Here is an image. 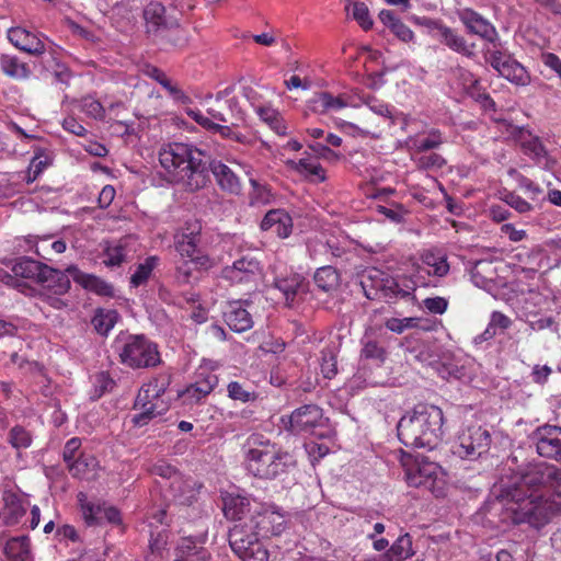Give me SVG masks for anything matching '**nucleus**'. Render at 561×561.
Wrapping results in <instances>:
<instances>
[{
    "label": "nucleus",
    "mask_w": 561,
    "mask_h": 561,
    "mask_svg": "<svg viewBox=\"0 0 561 561\" xmlns=\"http://www.w3.org/2000/svg\"><path fill=\"white\" fill-rule=\"evenodd\" d=\"M445 159L435 152L428 154H422L415 159L417 169L425 171H434L442 169L445 165Z\"/></svg>",
    "instance_id": "864d4df0"
},
{
    "label": "nucleus",
    "mask_w": 561,
    "mask_h": 561,
    "mask_svg": "<svg viewBox=\"0 0 561 561\" xmlns=\"http://www.w3.org/2000/svg\"><path fill=\"white\" fill-rule=\"evenodd\" d=\"M523 149L526 154H531L537 160L546 158L547 156V150L539 137H533L529 140L524 141Z\"/></svg>",
    "instance_id": "e2e57ef3"
},
{
    "label": "nucleus",
    "mask_w": 561,
    "mask_h": 561,
    "mask_svg": "<svg viewBox=\"0 0 561 561\" xmlns=\"http://www.w3.org/2000/svg\"><path fill=\"white\" fill-rule=\"evenodd\" d=\"M228 397L232 400H238L243 403L256 400L257 394L255 391L247 389L238 381H230L227 386Z\"/></svg>",
    "instance_id": "8fccbe9b"
},
{
    "label": "nucleus",
    "mask_w": 561,
    "mask_h": 561,
    "mask_svg": "<svg viewBox=\"0 0 561 561\" xmlns=\"http://www.w3.org/2000/svg\"><path fill=\"white\" fill-rule=\"evenodd\" d=\"M8 38L12 45L30 55L39 56L45 53L44 42L25 28L11 27L8 31Z\"/></svg>",
    "instance_id": "b1692460"
},
{
    "label": "nucleus",
    "mask_w": 561,
    "mask_h": 561,
    "mask_svg": "<svg viewBox=\"0 0 561 561\" xmlns=\"http://www.w3.org/2000/svg\"><path fill=\"white\" fill-rule=\"evenodd\" d=\"M320 366H321V373L324 378L332 379L336 375V373H337L336 358L331 348H324L321 352Z\"/></svg>",
    "instance_id": "4d7b16f0"
},
{
    "label": "nucleus",
    "mask_w": 561,
    "mask_h": 561,
    "mask_svg": "<svg viewBox=\"0 0 561 561\" xmlns=\"http://www.w3.org/2000/svg\"><path fill=\"white\" fill-rule=\"evenodd\" d=\"M67 273L72 277L75 283L79 284L88 291L106 298H113L115 296V288L111 283L94 274L82 272L75 264L67 266Z\"/></svg>",
    "instance_id": "aec40b11"
},
{
    "label": "nucleus",
    "mask_w": 561,
    "mask_h": 561,
    "mask_svg": "<svg viewBox=\"0 0 561 561\" xmlns=\"http://www.w3.org/2000/svg\"><path fill=\"white\" fill-rule=\"evenodd\" d=\"M352 16L365 31L373 26V20L369 14L368 7L364 2H354L352 8Z\"/></svg>",
    "instance_id": "13d9d810"
},
{
    "label": "nucleus",
    "mask_w": 561,
    "mask_h": 561,
    "mask_svg": "<svg viewBox=\"0 0 561 561\" xmlns=\"http://www.w3.org/2000/svg\"><path fill=\"white\" fill-rule=\"evenodd\" d=\"M81 445L82 442L81 438L79 437H72L66 442L62 449V459L66 466L75 461L78 458L79 454H83L82 451H80Z\"/></svg>",
    "instance_id": "680f3d73"
},
{
    "label": "nucleus",
    "mask_w": 561,
    "mask_h": 561,
    "mask_svg": "<svg viewBox=\"0 0 561 561\" xmlns=\"http://www.w3.org/2000/svg\"><path fill=\"white\" fill-rule=\"evenodd\" d=\"M118 319L119 313L115 309L98 308L91 323L100 335L106 336L115 327Z\"/></svg>",
    "instance_id": "e433bc0d"
},
{
    "label": "nucleus",
    "mask_w": 561,
    "mask_h": 561,
    "mask_svg": "<svg viewBox=\"0 0 561 561\" xmlns=\"http://www.w3.org/2000/svg\"><path fill=\"white\" fill-rule=\"evenodd\" d=\"M205 539L193 536L181 538L174 561H207L209 551L204 547Z\"/></svg>",
    "instance_id": "393cba45"
},
{
    "label": "nucleus",
    "mask_w": 561,
    "mask_h": 561,
    "mask_svg": "<svg viewBox=\"0 0 561 561\" xmlns=\"http://www.w3.org/2000/svg\"><path fill=\"white\" fill-rule=\"evenodd\" d=\"M263 231H271L278 238L289 237L293 230V219L284 209H272L267 211L261 221Z\"/></svg>",
    "instance_id": "a878e982"
},
{
    "label": "nucleus",
    "mask_w": 561,
    "mask_h": 561,
    "mask_svg": "<svg viewBox=\"0 0 561 561\" xmlns=\"http://www.w3.org/2000/svg\"><path fill=\"white\" fill-rule=\"evenodd\" d=\"M289 164L291 168L306 176L309 180H316L318 182L325 181V170L319 163V161L314 158H302L298 161H290Z\"/></svg>",
    "instance_id": "c9c22d12"
},
{
    "label": "nucleus",
    "mask_w": 561,
    "mask_h": 561,
    "mask_svg": "<svg viewBox=\"0 0 561 561\" xmlns=\"http://www.w3.org/2000/svg\"><path fill=\"white\" fill-rule=\"evenodd\" d=\"M227 90L218 92L214 103L208 107V114L216 121L237 125L233 121L242 119L241 111L234 98L227 99Z\"/></svg>",
    "instance_id": "5701e85b"
},
{
    "label": "nucleus",
    "mask_w": 561,
    "mask_h": 561,
    "mask_svg": "<svg viewBox=\"0 0 561 561\" xmlns=\"http://www.w3.org/2000/svg\"><path fill=\"white\" fill-rule=\"evenodd\" d=\"M202 224L188 220L174 236V249L182 259L190 260L198 270L207 271L214 266L211 257L199 247Z\"/></svg>",
    "instance_id": "6e6552de"
},
{
    "label": "nucleus",
    "mask_w": 561,
    "mask_h": 561,
    "mask_svg": "<svg viewBox=\"0 0 561 561\" xmlns=\"http://www.w3.org/2000/svg\"><path fill=\"white\" fill-rule=\"evenodd\" d=\"M135 409L139 410V413L135 414L133 416V423L136 426H145L147 425L152 419L157 417L162 413L163 410H165L164 407H162L160 410L158 409V400H154L152 398L144 399L142 401H139V393L137 394L136 401H135Z\"/></svg>",
    "instance_id": "473e14b6"
},
{
    "label": "nucleus",
    "mask_w": 561,
    "mask_h": 561,
    "mask_svg": "<svg viewBox=\"0 0 561 561\" xmlns=\"http://www.w3.org/2000/svg\"><path fill=\"white\" fill-rule=\"evenodd\" d=\"M144 18L146 20L148 32H158L163 28H169L176 35L175 46H183L186 43L185 32L173 22L168 21L165 16V8L158 1H151L144 10Z\"/></svg>",
    "instance_id": "f3484780"
},
{
    "label": "nucleus",
    "mask_w": 561,
    "mask_h": 561,
    "mask_svg": "<svg viewBox=\"0 0 561 561\" xmlns=\"http://www.w3.org/2000/svg\"><path fill=\"white\" fill-rule=\"evenodd\" d=\"M284 427L295 434H312L324 424L323 411L317 404H305L294 410L288 416H283Z\"/></svg>",
    "instance_id": "f8f14e48"
},
{
    "label": "nucleus",
    "mask_w": 561,
    "mask_h": 561,
    "mask_svg": "<svg viewBox=\"0 0 561 561\" xmlns=\"http://www.w3.org/2000/svg\"><path fill=\"white\" fill-rule=\"evenodd\" d=\"M0 68L7 76L18 80L26 79L30 76L27 65L15 56L2 55L0 57Z\"/></svg>",
    "instance_id": "37998d69"
},
{
    "label": "nucleus",
    "mask_w": 561,
    "mask_h": 561,
    "mask_svg": "<svg viewBox=\"0 0 561 561\" xmlns=\"http://www.w3.org/2000/svg\"><path fill=\"white\" fill-rule=\"evenodd\" d=\"M504 202L519 214H526L533 210V205L514 192L507 193L504 197Z\"/></svg>",
    "instance_id": "0e129e2a"
},
{
    "label": "nucleus",
    "mask_w": 561,
    "mask_h": 561,
    "mask_svg": "<svg viewBox=\"0 0 561 561\" xmlns=\"http://www.w3.org/2000/svg\"><path fill=\"white\" fill-rule=\"evenodd\" d=\"M208 173L211 172L217 185L227 194L240 195L242 192V182L237 173L220 160H207Z\"/></svg>",
    "instance_id": "412c9836"
},
{
    "label": "nucleus",
    "mask_w": 561,
    "mask_h": 561,
    "mask_svg": "<svg viewBox=\"0 0 561 561\" xmlns=\"http://www.w3.org/2000/svg\"><path fill=\"white\" fill-rule=\"evenodd\" d=\"M4 553L10 561H30V538L20 536L9 539L4 547Z\"/></svg>",
    "instance_id": "f704fd0d"
},
{
    "label": "nucleus",
    "mask_w": 561,
    "mask_h": 561,
    "mask_svg": "<svg viewBox=\"0 0 561 561\" xmlns=\"http://www.w3.org/2000/svg\"><path fill=\"white\" fill-rule=\"evenodd\" d=\"M236 125H220L217 127V133L222 137L227 139H231L236 142L242 144V145H251L253 139L244 135L238 130H236L233 127Z\"/></svg>",
    "instance_id": "052dcab7"
},
{
    "label": "nucleus",
    "mask_w": 561,
    "mask_h": 561,
    "mask_svg": "<svg viewBox=\"0 0 561 561\" xmlns=\"http://www.w3.org/2000/svg\"><path fill=\"white\" fill-rule=\"evenodd\" d=\"M241 93H242V96L251 104V106L253 107L255 113L260 110V107H263L264 105H266L263 101L262 95L252 85L242 87Z\"/></svg>",
    "instance_id": "338daca9"
},
{
    "label": "nucleus",
    "mask_w": 561,
    "mask_h": 561,
    "mask_svg": "<svg viewBox=\"0 0 561 561\" xmlns=\"http://www.w3.org/2000/svg\"><path fill=\"white\" fill-rule=\"evenodd\" d=\"M443 410L432 404H417L397 425L398 438L407 447L435 448L443 436Z\"/></svg>",
    "instance_id": "20e7f679"
},
{
    "label": "nucleus",
    "mask_w": 561,
    "mask_h": 561,
    "mask_svg": "<svg viewBox=\"0 0 561 561\" xmlns=\"http://www.w3.org/2000/svg\"><path fill=\"white\" fill-rule=\"evenodd\" d=\"M4 504L3 522L7 526L16 525L28 507V503H25L14 493L4 496Z\"/></svg>",
    "instance_id": "72a5a7b5"
},
{
    "label": "nucleus",
    "mask_w": 561,
    "mask_h": 561,
    "mask_svg": "<svg viewBox=\"0 0 561 561\" xmlns=\"http://www.w3.org/2000/svg\"><path fill=\"white\" fill-rule=\"evenodd\" d=\"M257 116L277 135L285 136L287 126L280 113L271 105H264L256 112Z\"/></svg>",
    "instance_id": "c03bdc74"
},
{
    "label": "nucleus",
    "mask_w": 561,
    "mask_h": 561,
    "mask_svg": "<svg viewBox=\"0 0 561 561\" xmlns=\"http://www.w3.org/2000/svg\"><path fill=\"white\" fill-rule=\"evenodd\" d=\"M48 266L49 265L28 256H21L11 262V271L15 277L30 279L36 284L39 283Z\"/></svg>",
    "instance_id": "c756f323"
},
{
    "label": "nucleus",
    "mask_w": 561,
    "mask_h": 561,
    "mask_svg": "<svg viewBox=\"0 0 561 561\" xmlns=\"http://www.w3.org/2000/svg\"><path fill=\"white\" fill-rule=\"evenodd\" d=\"M247 471L261 480H276L296 467L295 457L262 434L250 435L243 446Z\"/></svg>",
    "instance_id": "7ed1b4c3"
},
{
    "label": "nucleus",
    "mask_w": 561,
    "mask_h": 561,
    "mask_svg": "<svg viewBox=\"0 0 561 561\" xmlns=\"http://www.w3.org/2000/svg\"><path fill=\"white\" fill-rule=\"evenodd\" d=\"M530 440L540 457L561 462V426L540 425L533 431Z\"/></svg>",
    "instance_id": "4468645a"
},
{
    "label": "nucleus",
    "mask_w": 561,
    "mask_h": 561,
    "mask_svg": "<svg viewBox=\"0 0 561 561\" xmlns=\"http://www.w3.org/2000/svg\"><path fill=\"white\" fill-rule=\"evenodd\" d=\"M405 480L410 486L425 488L436 497L443 494L442 467L426 457L404 455L401 458Z\"/></svg>",
    "instance_id": "0eeeda50"
},
{
    "label": "nucleus",
    "mask_w": 561,
    "mask_h": 561,
    "mask_svg": "<svg viewBox=\"0 0 561 561\" xmlns=\"http://www.w3.org/2000/svg\"><path fill=\"white\" fill-rule=\"evenodd\" d=\"M251 302L248 300H234L227 304L224 311V320L230 330L242 333L253 327V318L248 307Z\"/></svg>",
    "instance_id": "4be33fe9"
},
{
    "label": "nucleus",
    "mask_w": 561,
    "mask_h": 561,
    "mask_svg": "<svg viewBox=\"0 0 561 561\" xmlns=\"http://www.w3.org/2000/svg\"><path fill=\"white\" fill-rule=\"evenodd\" d=\"M422 263L428 267L426 273L436 277H444L449 273L447 256L440 250L428 249L421 255Z\"/></svg>",
    "instance_id": "2f4dec72"
},
{
    "label": "nucleus",
    "mask_w": 561,
    "mask_h": 561,
    "mask_svg": "<svg viewBox=\"0 0 561 561\" xmlns=\"http://www.w3.org/2000/svg\"><path fill=\"white\" fill-rule=\"evenodd\" d=\"M99 461L92 455L79 454L78 458L67 466L72 478L88 479L89 473L94 472Z\"/></svg>",
    "instance_id": "a19ab883"
},
{
    "label": "nucleus",
    "mask_w": 561,
    "mask_h": 561,
    "mask_svg": "<svg viewBox=\"0 0 561 561\" xmlns=\"http://www.w3.org/2000/svg\"><path fill=\"white\" fill-rule=\"evenodd\" d=\"M69 276L67 268L60 271L48 266V268L45 270L44 276H42L39 283H37L42 287L41 294L66 295L71 287Z\"/></svg>",
    "instance_id": "bb28decb"
},
{
    "label": "nucleus",
    "mask_w": 561,
    "mask_h": 561,
    "mask_svg": "<svg viewBox=\"0 0 561 561\" xmlns=\"http://www.w3.org/2000/svg\"><path fill=\"white\" fill-rule=\"evenodd\" d=\"M9 443L13 448H28L32 444V435L21 425H15L10 430Z\"/></svg>",
    "instance_id": "3c124183"
},
{
    "label": "nucleus",
    "mask_w": 561,
    "mask_h": 561,
    "mask_svg": "<svg viewBox=\"0 0 561 561\" xmlns=\"http://www.w3.org/2000/svg\"><path fill=\"white\" fill-rule=\"evenodd\" d=\"M435 30L437 31L439 41L451 50L467 57L474 55L476 45L468 44L465 37L459 35L451 27L443 23H435Z\"/></svg>",
    "instance_id": "c85d7f7f"
},
{
    "label": "nucleus",
    "mask_w": 561,
    "mask_h": 561,
    "mask_svg": "<svg viewBox=\"0 0 561 561\" xmlns=\"http://www.w3.org/2000/svg\"><path fill=\"white\" fill-rule=\"evenodd\" d=\"M313 280L318 288L327 293L336 288L340 276L334 267L328 265L316 271Z\"/></svg>",
    "instance_id": "49530a36"
},
{
    "label": "nucleus",
    "mask_w": 561,
    "mask_h": 561,
    "mask_svg": "<svg viewBox=\"0 0 561 561\" xmlns=\"http://www.w3.org/2000/svg\"><path fill=\"white\" fill-rule=\"evenodd\" d=\"M308 284L305 278L297 273H291L284 277H276L274 287L278 289L285 298L287 306H291L296 297L307 291Z\"/></svg>",
    "instance_id": "7c9ffc66"
},
{
    "label": "nucleus",
    "mask_w": 561,
    "mask_h": 561,
    "mask_svg": "<svg viewBox=\"0 0 561 561\" xmlns=\"http://www.w3.org/2000/svg\"><path fill=\"white\" fill-rule=\"evenodd\" d=\"M159 162L165 180L184 191L194 193L209 183L208 154L197 147L183 142H169L159 150Z\"/></svg>",
    "instance_id": "f03ea898"
},
{
    "label": "nucleus",
    "mask_w": 561,
    "mask_h": 561,
    "mask_svg": "<svg viewBox=\"0 0 561 561\" xmlns=\"http://www.w3.org/2000/svg\"><path fill=\"white\" fill-rule=\"evenodd\" d=\"M251 192L249 194L252 206L266 205L273 199V194L267 184H262L255 179H250Z\"/></svg>",
    "instance_id": "de8ad7c7"
},
{
    "label": "nucleus",
    "mask_w": 561,
    "mask_h": 561,
    "mask_svg": "<svg viewBox=\"0 0 561 561\" xmlns=\"http://www.w3.org/2000/svg\"><path fill=\"white\" fill-rule=\"evenodd\" d=\"M359 100L362 101V103L367 105L374 113L383 117L392 118V112L389 105L379 101L375 95L363 94L362 96H359Z\"/></svg>",
    "instance_id": "bf43d9fd"
},
{
    "label": "nucleus",
    "mask_w": 561,
    "mask_h": 561,
    "mask_svg": "<svg viewBox=\"0 0 561 561\" xmlns=\"http://www.w3.org/2000/svg\"><path fill=\"white\" fill-rule=\"evenodd\" d=\"M220 276L231 285L255 287L261 276V264L254 256L247 254L225 266Z\"/></svg>",
    "instance_id": "ddd939ff"
},
{
    "label": "nucleus",
    "mask_w": 561,
    "mask_h": 561,
    "mask_svg": "<svg viewBox=\"0 0 561 561\" xmlns=\"http://www.w3.org/2000/svg\"><path fill=\"white\" fill-rule=\"evenodd\" d=\"M80 110L85 115L94 119H103L105 116V110L101 102L90 95L84 96L80 101Z\"/></svg>",
    "instance_id": "603ef678"
},
{
    "label": "nucleus",
    "mask_w": 561,
    "mask_h": 561,
    "mask_svg": "<svg viewBox=\"0 0 561 561\" xmlns=\"http://www.w3.org/2000/svg\"><path fill=\"white\" fill-rule=\"evenodd\" d=\"M237 526L249 528L254 531L260 538H270L279 536L287 526L285 516L275 506L262 507L251 516L249 520L238 523Z\"/></svg>",
    "instance_id": "9b49d317"
},
{
    "label": "nucleus",
    "mask_w": 561,
    "mask_h": 561,
    "mask_svg": "<svg viewBox=\"0 0 561 561\" xmlns=\"http://www.w3.org/2000/svg\"><path fill=\"white\" fill-rule=\"evenodd\" d=\"M458 455L462 458L476 459L486 453L491 445V435L482 426L467 427L458 437Z\"/></svg>",
    "instance_id": "2eb2a0df"
},
{
    "label": "nucleus",
    "mask_w": 561,
    "mask_h": 561,
    "mask_svg": "<svg viewBox=\"0 0 561 561\" xmlns=\"http://www.w3.org/2000/svg\"><path fill=\"white\" fill-rule=\"evenodd\" d=\"M250 501L239 494H227L224 497V514L228 519L240 520L249 510Z\"/></svg>",
    "instance_id": "4c0bfd02"
},
{
    "label": "nucleus",
    "mask_w": 561,
    "mask_h": 561,
    "mask_svg": "<svg viewBox=\"0 0 561 561\" xmlns=\"http://www.w3.org/2000/svg\"><path fill=\"white\" fill-rule=\"evenodd\" d=\"M423 306L431 313L443 314L448 308V300L444 297L425 298Z\"/></svg>",
    "instance_id": "69168bd1"
},
{
    "label": "nucleus",
    "mask_w": 561,
    "mask_h": 561,
    "mask_svg": "<svg viewBox=\"0 0 561 561\" xmlns=\"http://www.w3.org/2000/svg\"><path fill=\"white\" fill-rule=\"evenodd\" d=\"M160 259L156 255L148 256L142 263H140L134 274L130 277V284L138 287L146 283L150 277L153 268L158 265Z\"/></svg>",
    "instance_id": "09e8293b"
},
{
    "label": "nucleus",
    "mask_w": 561,
    "mask_h": 561,
    "mask_svg": "<svg viewBox=\"0 0 561 561\" xmlns=\"http://www.w3.org/2000/svg\"><path fill=\"white\" fill-rule=\"evenodd\" d=\"M409 142L415 152L421 153L439 148L445 142V139L439 129L432 128L426 133V137H410Z\"/></svg>",
    "instance_id": "ea45409f"
},
{
    "label": "nucleus",
    "mask_w": 561,
    "mask_h": 561,
    "mask_svg": "<svg viewBox=\"0 0 561 561\" xmlns=\"http://www.w3.org/2000/svg\"><path fill=\"white\" fill-rule=\"evenodd\" d=\"M501 495L514 524L541 529L561 513V469L543 461L529 463Z\"/></svg>",
    "instance_id": "f257e3e1"
},
{
    "label": "nucleus",
    "mask_w": 561,
    "mask_h": 561,
    "mask_svg": "<svg viewBox=\"0 0 561 561\" xmlns=\"http://www.w3.org/2000/svg\"><path fill=\"white\" fill-rule=\"evenodd\" d=\"M66 249L67 243L64 239L56 238L54 234H42L37 256L50 261L54 255L64 253Z\"/></svg>",
    "instance_id": "79ce46f5"
},
{
    "label": "nucleus",
    "mask_w": 561,
    "mask_h": 561,
    "mask_svg": "<svg viewBox=\"0 0 561 561\" xmlns=\"http://www.w3.org/2000/svg\"><path fill=\"white\" fill-rule=\"evenodd\" d=\"M217 385L218 377L210 371L203 370L196 375L195 381L185 388L181 397L186 404H199L213 392Z\"/></svg>",
    "instance_id": "6ab92c4d"
},
{
    "label": "nucleus",
    "mask_w": 561,
    "mask_h": 561,
    "mask_svg": "<svg viewBox=\"0 0 561 561\" xmlns=\"http://www.w3.org/2000/svg\"><path fill=\"white\" fill-rule=\"evenodd\" d=\"M78 501L87 525H102L104 522L116 526L122 525L121 512L115 506H107L101 502H90L82 492L78 494Z\"/></svg>",
    "instance_id": "dca6fc26"
},
{
    "label": "nucleus",
    "mask_w": 561,
    "mask_h": 561,
    "mask_svg": "<svg viewBox=\"0 0 561 561\" xmlns=\"http://www.w3.org/2000/svg\"><path fill=\"white\" fill-rule=\"evenodd\" d=\"M103 263L108 267L119 266L126 257V248L122 244L110 245L104 251Z\"/></svg>",
    "instance_id": "6e6d98bb"
},
{
    "label": "nucleus",
    "mask_w": 561,
    "mask_h": 561,
    "mask_svg": "<svg viewBox=\"0 0 561 561\" xmlns=\"http://www.w3.org/2000/svg\"><path fill=\"white\" fill-rule=\"evenodd\" d=\"M119 363L131 369H145L161 363L158 345L144 334L117 339L114 344Z\"/></svg>",
    "instance_id": "39448f33"
},
{
    "label": "nucleus",
    "mask_w": 561,
    "mask_h": 561,
    "mask_svg": "<svg viewBox=\"0 0 561 561\" xmlns=\"http://www.w3.org/2000/svg\"><path fill=\"white\" fill-rule=\"evenodd\" d=\"M458 16L469 33L480 36L492 43L493 46L495 45V42L499 39L497 31L494 25L480 13L473 9L465 8L458 12Z\"/></svg>",
    "instance_id": "a211bd4d"
},
{
    "label": "nucleus",
    "mask_w": 561,
    "mask_h": 561,
    "mask_svg": "<svg viewBox=\"0 0 561 561\" xmlns=\"http://www.w3.org/2000/svg\"><path fill=\"white\" fill-rule=\"evenodd\" d=\"M310 103L312 111L319 114H328L341 111L347 106H355L351 101V96L346 94L333 95L330 92L314 94Z\"/></svg>",
    "instance_id": "cd10ccee"
},
{
    "label": "nucleus",
    "mask_w": 561,
    "mask_h": 561,
    "mask_svg": "<svg viewBox=\"0 0 561 561\" xmlns=\"http://www.w3.org/2000/svg\"><path fill=\"white\" fill-rule=\"evenodd\" d=\"M540 58L542 64L561 79V58L557 54L549 51L542 53Z\"/></svg>",
    "instance_id": "774afa93"
},
{
    "label": "nucleus",
    "mask_w": 561,
    "mask_h": 561,
    "mask_svg": "<svg viewBox=\"0 0 561 561\" xmlns=\"http://www.w3.org/2000/svg\"><path fill=\"white\" fill-rule=\"evenodd\" d=\"M484 57L486 62L510 82L520 87L530 83V75L527 69L510 54L497 49L496 45L492 49H486Z\"/></svg>",
    "instance_id": "9d476101"
},
{
    "label": "nucleus",
    "mask_w": 561,
    "mask_h": 561,
    "mask_svg": "<svg viewBox=\"0 0 561 561\" xmlns=\"http://www.w3.org/2000/svg\"><path fill=\"white\" fill-rule=\"evenodd\" d=\"M360 285L368 299H375L378 291L388 302L414 299L415 286L410 280L386 276L380 270L373 268L363 276Z\"/></svg>",
    "instance_id": "423d86ee"
},
{
    "label": "nucleus",
    "mask_w": 561,
    "mask_h": 561,
    "mask_svg": "<svg viewBox=\"0 0 561 561\" xmlns=\"http://www.w3.org/2000/svg\"><path fill=\"white\" fill-rule=\"evenodd\" d=\"M386 355V350L377 341H367L360 351L362 358L371 359L377 363H383Z\"/></svg>",
    "instance_id": "5fc2aeb1"
},
{
    "label": "nucleus",
    "mask_w": 561,
    "mask_h": 561,
    "mask_svg": "<svg viewBox=\"0 0 561 561\" xmlns=\"http://www.w3.org/2000/svg\"><path fill=\"white\" fill-rule=\"evenodd\" d=\"M229 545L233 553L242 561H268L270 552L254 531L237 526L229 529Z\"/></svg>",
    "instance_id": "1a4fd4ad"
},
{
    "label": "nucleus",
    "mask_w": 561,
    "mask_h": 561,
    "mask_svg": "<svg viewBox=\"0 0 561 561\" xmlns=\"http://www.w3.org/2000/svg\"><path fill=\"white\" fill-rule=\"evenodd\" d=\"M169 385L170 377L167 375H160L153 378L149 383L141 387L139 391V401L148 398L159 400L164 394Z\"/></svg>",
    "instance_id": "a18cd8bd"
},
{
    "label": "nucleus",
    "mask_w": 561,
    "mask_h": 561,
    "mask_svg": "<svg viewBox=\"0 0 561 561\" xmlns=\"http://www.w3.org/2000/svg\"><path fill=\"white\" fill-rule=\"evenodd\" d=\"M413 556L412 539L409 534L400 536L382 556L385 561H403Z\"/></svg>",
    "instance_id": "58836bf2"
}]
</instances>
